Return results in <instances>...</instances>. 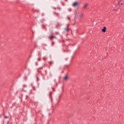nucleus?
I'll use <instances>...</instances> for the list:
<instances>
[{
  "label": "nucleus",
  "instance_id": "6",
  "mask_svg": "<svg viewBox=\"0 0 124 124\" xmlns=\"http://www.w3.org/2000/svg\"><path fill=\"white\" fill-rule=\"evenodd\" d=\"M68 78V77L67 76H65L63 78V80H65V81H66V80H67Z\"/></svg>",
  "mask_w": 124,
  "mask_h": 124
},
{
  "label": "nucleus",
  "instance_id": "1",
  "mask_svg": "<svg viewBox=\"0 0 124 124\" xmlns=\"http://www.w3.org/2000/svg\"><path fill=\"white\" fill-rule=\"evenodd\" d=\"M76 15H78V16H79V17H80V18H82V17H83V14L81 13H80V12H77L76 13Z\"/></svg>",
  "mask_w": 124,
  "mask_h": 124
},
{
  "label": "nucleus",
  "instance_id": "9",
  "mask_svg": "<svg viewBox=\"0 0 124 124\" xmlns=\"http://www.w3.org/2000/svg\"><path fill=\"white\" fill-rule=\"evenodd\" d=\"M123 4H124V3H121V5H122Z\"/></svg>",
  "mask_w": 124,
  "mask_h": 124
},
{
  "label": "nucleus",
  "instance_id": "8",
  "mask_svg": "<svg viewBox=\"0 0 124 124\" xmlns=\"http://www.w3.org/2000/svg\"><path fill=\"white\" fill-rule=\"evenodd\" d=\"M4 118L5 119H8V117L7 116H4Z\"/></svg>",
  "mask_w": 124,
  "mask_h": 124
},
{
  "label": "nucleus",
  "instance_id": "5",
  "mask_svg": "<svg viewBox=\"0 0 124 124\" xmlns=\"http://www.w3.org/2000/svg\"><path fill=\"white\" fill-rule=\"evenodd\" d=\"M106 29H107V28L105 27H104V28L102 30V31L103 32H106Z\"/></svg>",
  "mask_w": 124,
  "mask_h": 124
},
{
  "label": "nucleus",
  "instance_id": "7",
  "mask_svg": "<svg viewBox=\"0 0 124 124\" xmlns=\"http://www.w3.org/2000/svg\"><path fill=\"white\" fill-rule=\"evenodd\" d=\"M65 31H68V26H67L65 28Z\"/></svg>",
  "mask_w": 124,
  "mask_h": 124
},
{
  "label": "nucleus",
  "instance_id": "4",
  "mask_svg": "<svg viewBox=\"0 0 124 124\" xmlns=\"http://www.w3.org/2000/svg\"><path fill=\"white\" fill-rule=\"evenodd\" d=\"M50 39H54V38H56V37L55 36H53L52 35H51L49 36Z\"/></svg>",
  "mask_w": 124,
  "mask_h": 124
},
{
  "label": "nucleus",
  "instance_id": "3",
  "mask_svg": "<svg viewBox=\"0 0 124 124\" xmlns=\"http://www.w3.org/2000/svg\"><path fill=\"white\" fill-rule=\"evenodd\" d=\"M88 5H89V4L88 3H86L84 5L83 7L84 9H87V8H88Z\"/></svg>",
  "mask_w": 124,
  "mask_h": 124
},
{
  "label": "nucleus",
  "instance_id": "2",
  "mask_svg": "<svg viewBox=\"0 0 124 124\" xmlns=\"http://www.w3.org/2000/svg\"><path fill=\"white\" fill-rule=\"evenodd\" d=\"M77 5H78V2H74V3H72L73 6H77Z\"/></svg>",
  "mask_w": 124,
  "mask_h": 124
}]
</instances>
